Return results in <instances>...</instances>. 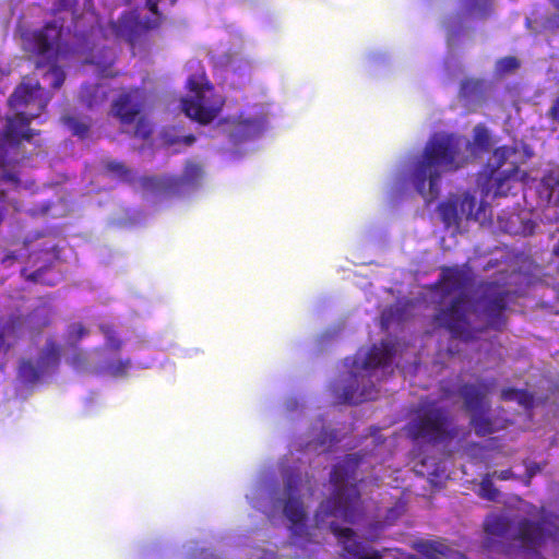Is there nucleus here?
Returning <instances> with one entry per match:
<instances>
[{
	"label": "nucleus",
	"instance_id": "nucleus-38",
	"mask_svg": "<svg viewBox=\"0 0 559 559\" xmlns=\"http://www.w3.org/2000/svg\"><path fill=\"white\" fill-rule=\"evenodd\" d=\"M520 389L515 388H504L501 391L500 397L502 401H515L516 395H519Z\"/></svg>",
	"mask_w": 559,
	"mask_h": 559
},
{
	"label": "nucleus",
	"instance_id": "nucleus-16",
	"mask_svg": "<svg viewBox=\"0 0 559 559\" xmlns=\"http://www.w3.org/2000/svg\"><path fill=\"white\" fill-rule=\"evenodd\" d=\"M159 1L160 0H146V8L154 15V17H145L140 23H133L132 26L124 21L114 22L111 23L112 29L118 36L123 37L124 40L133 47L136 43V35L134 28L140 27L145 31H150L160 26L164 16L158 10ZM176 2L177 0H169L170 5L176 4Z\"/></svg>",
	"mask_w": 559,
	"mask_h": 559
},
{
	"label": "nucleus",
	"instance_id": "nucleus-4",
	"mask_svg": "<svg viewBox=\"0 0 559 559\" xmlns=\"http://www.w3.org/2000/svg\"><path fill=\"white\" fill-rule=\"evenodd\" d=\"M49 99L48 96L44 95V88L38 82L35 84L21 83L10 96L9 105L12 108L33 106L35 109L20 111L14 117H9L3 131V139L13 144H19L22 140L31 141L36 133L29 128V123L45 110Z\"/></svg>",
	"mask_w": 559,
	"mask_h": 559
},
{
	"label": "nucleus",
	"instance_id": "nucleus-42",
	"mask_svg": "<svg viewBox=\"0 0 559 559\" xmlns=\"http://www.w3.org/2000/svg\"><path fill=\"white\" fill-rule=\"evenodd\" d=\"M404 512V506L400 502L388 511L386 520H394Z\"/></svg>",
	"mask_w": 559,
	"mask_h": 559
},
{
	"label": "nucleus",
	"instance_id": "nucleus-7",
	"mask_svg": "<svg viewBox=\"0 0 559 559\" xmlns=\"http://www.w3.org/2000/svg\"><path fill=\"white\" fill-rule=\"evenodd\" d=\"M514 539L524 550L538 554L547 540L559 539V516L542 508L538 521L527 518L519 521Z\"/></svg>",
	"mask_w": 559,
	"mask_h": 559
},
{
	"label": "nucleus",
	"instance_id": "nucleus-10",
	"mask_svg": "<svg viewBox=\"0 0 559 559\" xmlns=\"http://www.w3.org/2000/svg\"><path fill=\"white\" fill-rule=\"evenodd\" d=\"M360 491H332L331 497L320 503L316 513L317 522L328 518L341 520L344 523H355L361 512Z\"/></svg>",
	"mask_w": 559,
	"mask_h": 559
},
{
	"label": "nucleus",
	"instance_id": "nucleus-15",
	"mask_svg": "<svg viewBox=\"0 0 559 559\" xmlns=\"http://www.w3.org/2000/svg\"><path fill=\"white\" fill-rule=\"evenodd\" d=\"M330 531L340 539L343 549L353 559H382L379 550L355 538V532L350 527H341L335 520L328 522Z\"/></svg>",
	"mask_w": 559,
	"mask_h": 559
},
{
	"label": "nucleus",
	"instance_id": "nucleus-53",
	"mask_svg": "<svg viewBox=\"0 0 559 559\" xmlns=\"http://www.w3.org/2000/svg\"><path fill=\"white\" fill-rule=\"evenodd\" d=\"M485 489H488L485 485V483H483V486H481V490H485Z\"/></svg>",
	"mask_w": 559,
	"mask_h": 559
},
{
	"label": "nucleus",
	"instance_id": "nucleus-48",
	"mask_svg": "<svg viewBox=\"0 0 559 559\" xmlns=\"http://www.w3.org/2000/svg\"><path fill=\"white\" fill-rule=\"evenodd\" d=\"M554 254L559 258V240L554 247Z\"/></svg>",
	"mask_w": 559,
	"mask_h": 559
},
{
	"label": "nucleus",
	"instance_id": "nucleus-18",
	"mask_svg": "<svg viewBox=\"0 0 559 559\" xmlns=\"http://www.w3.org/2000/svg\"><path fill=\"white\" fill-rule=\"evenodd\" d=\"M365 381V374L361 372H352L348 383L343 389L342 394L338 396L341 404L357 405L365 401L374 400L377 397V390L373 383L364 385L359 389V383Z\"/></svg>",
	"mask_w": 559,
	"mask_h": 559
},
{
	"label": "nucleus",
	"instance_id": "nucleus-9",
	"mask_svg": "<svg viewBox=\"0 0 559 559\" xmlns=\"http://www.w3.org/2000/svg\"><path fill=\"white\" fill-rule=\"evenodd\" d=\"M61 345L48 337L37 358H22L17 367V377L25 384H35L49 371L58 369L61 360Z\"/></svg>",
	"mask_w": 559,
	"mask_h": 559
},
{
	"label": "nucleus",
	"instance_id": "nucleus-23",
	"mask_svg": "<svg viewBox=\"0 0 559 559\" xmlns=\"http://www.w3.org/2000/svg\"><path fill=\"white\" fill-rule=\"evenodd\" d=\"M489 412L469 413V425L478 437H486L496 431L492 419L488 416Z\"/></svg>",
	"mask_w": 559,
	"mask_h": 559
},
{
	"label": "nucleus",
	"instance_id": "nucleus-33",
	"mask_svg": "<svg viewBox=\"0 0 559 559\" xmlns=\"http://www.w3.org/2000/svg\"><path fill=\"white\" fill-rule=\"evenodd\" d=\"M131 367V360L128 359H121L117 361H111L107 365V371L110 376L118 378V377H126L128 374V371Z\"/></svg>",
	"mask_w": 559,
	"mask_h": 559
},
{
	"label": "nucleus",
	"instance_id": "nucleus-41",
	"mask_svg": "<svg viewBox=\"0 0 559 559\" xmlns=\"http://www.w3.org/2000/svg\"><path fill=\"white\" fill-rule=\"evenodd\" d=\"M17 181V178L14 174H11L7 170L5 165L0 163V182H11Z\"/></svg>",
	"mask_w": 559,
	"mask_h": 559
},
{
	"label": "nucleus",
	"instance_id": "nucleus-28",
	"mask_svg": "<svg viewBox=\"0 0 559 559\" xmlns=\"http://www.w3.org/2000/svg\"><path fill=\"white\" fill-rule=\"evenodd\" d=\"M106 173L112 175L121 181L131 182L133 180L132 171L122 162L106 160L104 162Z\"/></svg>",
	"mask_w": 559,
	"mask_h": 559
},
{
	"label": "nucleus",
	"instance_id": "nucleus-47",
	"mask_svg": "<svg viewBox=\"0 0 559 559\" xmlns=\"http://www.w3.org/2000/svg\"><path fill=\"white\" fill-rule=\"evenodd\" d=\"M87 330L83 325L76 326V337L80 340L87 334Z\"/></svg>",
	"mask_w": 559,
	"mask_h": 559
},
{
	"label": "nucleus",
	"instance_id": "nucleus-6",
	"mask_svg": "<svg viewBox=\"0 0 559 559\" xmlns=\"http://www.w3.org/2000/svg\"><path fill=\"white\" fill-rule=\"evenodd\" d=\"M62 34V25L56 21L46 23L41 29L33 34L34 50L38 56L36 61L37 69L48 67L43 76L50 80V86L55 90L60 88L66 80V73L58 66V45Z\"/></svg>",
	"mask_w": 559,
	"mask_h": 559
},
{
	"label": "nucleus",
	"instance_id": "nucleus-51",
	"mask_svg": "<svg viewBox=\"0 0 559 559\" xmlns=\"http://www.w3.org/2000/svg\"><path fill=\"white\" fill-rule=\"evenodd\" d=\"M442 392L444 396H450V390L443 389Z\"/></svg>",
	"mask_w": 559,
	"mask_h": 559
},
{
	"label": "nucleus",
	"instance_id": "nucleus-40",
	"mask_svg": "<svg viewBox=\"0 0 559 559\" xmlns=\"http://www.w3.org/2000/svg\"><path fill=\"white\" fill-rule=\"evenodd\" d=\"M79 0H57L56 1V10L64 11L74 9L78 4Z\"/></svg>",
	"mask_w": 559,
	"mask_h": 559
},
{
	"label": "nucleus",
	"instance_id": "nucleus-49",
	"mask_svg": "<svg viewBox=\"0 0 559 559\" xmlns=\"http://www.w3.org/2000/svg\"><path fill=\"white\" fill-rule=\"evenodd\" d=\"M536 508L534 506H527L526 507V513L530 514V515H533V511L532 510H535Z\"/></svg>",
	"mask_w": 559,
	"mask_h": 559
},
{
	"label": "nucleus",
	"instance_id": "nucleus-37",
	"mask_svg": "<svg viewBox=\"0 0 559 559\" xmlns=\"http://www.w3.org/2000/svg\"><path fill=\"white\" fill-rule=\"evenodd\" d=\"M515 401L519 405L523 406L525 409H531L534 406V396L526 390H520L519 395H516Z\"/></svg>",
	"mask_w": 559,
	"mask_h": 559
},
{
	"label": "nucleus",
	"instance_id": "nucleus-34",
	"mask_svg": "<svg viewBox=\"0 0 559 559\" xmlns=\"http://www.w3.org/2000/svg\"><path fill=\"white\" fill-rule=\"evenodd\" d=\"M24 324H27V318L23 314H11L4 326L3 330H5L8 333H15L20 331Z\"/></svg>",
	"mask_w": 559,
	"mask_h": 559
},
{
	"label": "nucleus",
	"instance_id": "nucleus-30",
	"mask_svg": "<svg viewBox=\"0 0 559 559\" xmlns=\"http://www.w3.org/2000/svg\"><path fill=\"white\" fill-rule=\"evenodd\" d=\"M63 123L70 129L73 135L84 139L88 134L90 126L74 117H63Z\"/></svg>",
	"mask_w": 559,
	"mask_h": 559
},
{
	"label": "nucleus",
	"instance_id": "nucleus-32",
	"mask_svg": "<svg viewBox=\"0 0 559 559\" xmlns=\"http://www.w3.org/2000/svg\"><path fill=\"white\" fill-rule=\"evenodd\" d=\"M483 81L466 79L461 83L460 94L465 98H471L483 90Z\"/></svg>",
	"mask_w": 559,
	"mask_h": 559
},
{
	"label": "nucleus",
	"instance_id": "nucleus-31",
	"mask_svg": "<svg viewBox=\"0 0 559 559\" xmlns=\"http://www.w3.org/2000/svg\"><path fill=\"white\" fill-rule=\"evenodd\" d=\"M520 68V61L518 58L513 56H507L500 58L496 62V73L499 75H504L511 72H514Z\"/></svg>",
	"mask_w": 559,
	"mask_h": 559
},
{
	"label": "nucleus",
	"instance_id": "nucleus-13",
	"mask_svg": "<svg viewBox=\"0 0 559 559\" xmlns=\"http://www.w3.org/2000/svg\"><path fill=\"white\" fill-rule=\"evenodd\" d=\"M147 95L144 88L130 87L114 100L111 112L122 124H131L144 110Z\"/></svg>",
	"mask_w": 559,
	"mask_h": 559
},
{
	"label": "nucleus",
	"instance_id": "nucleus-21",
	"mask_svg": "<svg viewBox=\"0 0 559 559\" xmlns=\"http://www.w3.org/2000/svg\"><path fill=\"white\" fill-rule=\"evenodd\" d=\"M539 200L546 205L559 203V176L549 171L543 176L536 187Z\"/></svg>",
	"mask_w": 559,
	"mask_h": 559
},
{
	"label": "nucleus",
	"instance_id": "nucleus-44",
	"mask_svg": "<svg viewBox=\"0 0 559 559\" xmlns=\"http://www.w3.org/2000/svg\"><path fill=\"white\" fill-rule=\"evenodd\" d=\"M479 497L485 500L496 501L501 491H478Z\"/></svg>",
	"mask_w": 559,
	"mask_h": 559
},
{
	"label": "nucleus",
	"instance_id": "nucleus-43",
	"mask_svg": "<svg viewBox=\"0 0 559 559\" xmlns=\"http://www.w3.org/2000/svg\"><path fill=\"white\" fill-rule=\"evenodd\" d=\"M299 483H300L299 476L295 477V476L290 475L286 479V485H285L284 489H288V490L298 489Z\"/></svg>",
	"mask_w": 559,
	"mask_h": 559
},
{
	"label": "nucleus",
	"instance_id": "nucleus-39",
	"mask_svg": "<svg viewBox=\"0 0 559 559\" xmlns=\"http://www.w3.org/2000/svg\"><path fill=\"white\" fill-rule=\"evenodd\" d=\"M547 116L552 121L559 123V95L554 100L551 107L549 108Z\"/></svg>",
	"mask_w": 559,
	"mask_h": 559
},
{
	"label": "nucleus",
	"instance_id": "nucleus-2",
	"mask_svg": "<svg viewBox=\"0 0 559 559\" xmlns=\"http://www.w3.org/2000/svg\"><path fill=\"white\" fill-rule=\"evenodd\" d=\"M437 285L442 297L457 294L450 305L439 309L433 316V323L438 328L447 330L453 338L473 341L481 330L472 326L468 314L472 309L469 296L465 293L467 286L466 274L456 266H444Z\"/></svg>",
	"mask_w": 559,
	"mask_h": 559
},
{
	"label": "nucleus",
	"instance_id": "nucleus-29",
	"mask_svg": "<svg viewBox=\"0 0 559 559\" xmlns=\"http://www.w3.org/2000/svg\"><path fill=\"white\" fill-rule=\"evenodd\" d=\"M418 551L426 557L436 558V556H448L451 551L450 547L440 542H425L418 545Z\"/></svg>",
	"mask_w": 559,
	"mask_h": 559
},
{
	"label": "nucleus",
	"instance_id": "nucleus-36",
	"mask_svg": "<svg viewBox=\"0 0 559 559\" xmlns=\"http://www.w3.org/2000/svg\"><path fill=\"white\" fill-rule=\"evenodd\" d=\"M134 133L136 136L144 139V140L151 136L152 129H151L148 122L144 118L141 117L136 120Z\"/></svg>",
	"mask_w": 559,
	"mask_h": 559
},
{
	"label": "nucleus",
	"instance_id": "nucleus-5",
	"mask_svg": "<svg viewBox=\"0 0 559 559\" xmlns=\"http://www.w3.org/2000/svg\"><path fill=\"white\" fill-rule=\"evenodd\" d=\"M518 154L515 146H499L492 152V164L487 165L484 187L487 193L496 197H508L515 194L521 186L525 173L520 171L518 163L511 159Z\"/></svg>",
	"mask_w": 559,
	"mask_h": 559
},
{
	"label": "nucleus",
	"instance_id": "nucleus-45",
	"mask_svg": "<svg viewBox=\"0 0 559 559\" xmlns=\"http://www.w3.org/2000/svg\"><path fill=\"white\" fill-rule=\"evenodd\" d=\"M475 139H476V142H477L479 145H481V146H484V145H487V144H488V135H487V133H486L485 129H481V130H480V132H478V133L476 134V138H475Z\"/></svg>",
	"mask_w": 559,
	"mask_h": 559
},
{
	"label": "nucleus",
	"instance_id": "nucleus-8",
	"mask_svg": "<svg viewBox=\"0 0 559 559\" xmlns=\"http://www.w3.org/2000/svg\"><path fill=\"white\" fill-rule=\"evenodd\" d=\"M188 86L194 93L193 97L183 98L182 110L187 117L201 123L212 122L219 114L223 100L218 97L213 99L214 88L209 84H201L194 78H189Z\"/></svg>",
	"mask_w": 559,
	"mask_h": 559
},
{
	"label": "nucleus",
	"instance_id": "nucleus-17",
	"mask_svg": "<svg viewBox=\"0 0 559 559\" xmlns=\"http://www.w3.org/2000/svg\"><path fill=\"white\" fill-rule=\"evenodd\" d=\"M364 459L365 455L361 453H352L338 461L330 474L333 489H356V485L352 484V481L357 480V469Z\"/></svg>",
	"mask_w": 559,
	"mask_h": 559
},
{
	"label": "nucleus",
	"instance_id": "nucleus-50",
	"mask_svg": "<svg viewBox=\"0 0 559 559\" xmlns=\"http://www.w3.org/2000/svg\"><path fill=\"white\" fill-rule=\"evenodd\" d=\"M85 5L88 8L93 7V0H85Z\"/></svg>",
	"mask_w": 559,
	"mask_h": 559
},
{
	"label": "nucleus",
	"instance_id": "nucleus-3",
	"mask_svg": "<svg viewBox=\"0 0 559 559\" xmlns=\"http://www.w3.org/2000/svg\"><path fill=\"white\" fill-rule=\"evenodd\" d=\"M404 430L409 440L426 445H437L459 436L451 412L436 402L421 405Z\"/></svg>",
	"mask_w": 559,
	"mask_h": 559
},
{
	"label": "nucleus",
	"instance_id": "nucleus-20",
	"mask_svg": "<svg viewBox=\"0 0 559 559\" xmlns=\"http://www.w3.org/2000/svg\"><path fill=\"white\" fill-rule=\"evenodd\" d=\"M394 355L395 346L390 342L382 341L380 344H374L370 347L360 367L364 371L368 372L379 367L389 366Z\"/></svg>",
	"mask_w": 559,
	"mask_h": 559
},
{
	"label": "nucleus",
	"instance_id": "nucleus-25",
	"mask_svg": "<svg viewBox=\"0 0 559 559\" xmlns=\"http://www.w3.org/2000/svg\"><path fill=\"white\" fill-rule=\"evenodd\" d=\"M80 98L86 107L93 108L105 100L106 92L97 84H86L81 88Z\"/></svg>",
	"mask_w": 559,
	"mask_h": 559
},
{
	"label": "nucleus",
	"instance_id": "nucleus-1",
	"mask_svg": "<svg viewBox=\"0 0 559 559\" xmlns=\"http://www.w3.org/2000/svg\"><path fill=\"white\" fill-rule=\"evenodd\" d=\"M466 160L459 136L452 133L433 134L412 168V181L416 191L427 202L436 200L441 175L461 169Z\"/></svg>",
	"mask_w": 559,
	"mask_h": 559
},
{
	"label": "nucleus",
	"instance_id": "nucleus-24",
	"mask_svg": "<svg viewBox=\"0 0 559 559\" xmlns=\"http://www.w3.org/2000/svg\"><path fill=\"white\" fill-rule=\"evenodd\" d=\"M510 528V522L502 515L490 514L484 521V531L489 536L503 537Z\"/></svg>",
	"mask_w": 559,
	"mask_h": 559
},
{
	"label": "nucleus",
	"instance_id": "nucleus-12",
	"mask_svg": "<svg viewBox=\"0 0 559 559\" xmlns=\"http://www.w3.org/2000/svg\"><path fill=\"white\" fill-rule=\"evenodd\" d=\"M496 385V379H478L476 383L462 382L457 394L463 402V408L467 413L489 412L491 403L489 394Z\"/></svg>",
	"mask_w": 559,
	"mask_h": 559
},
{
	"label": "nucleus",
	"instance_id": "nucleus-19",
	"mask_svg": "<svg viewBox=\"0 0 559 559\" xmlns=\"http://www.w3.org/2000/svg\"><path fill=\"white\" fill-rule=\"evenodd\" d=\"M296 491H283L284 497L278 499L283 504V513L290 522V530L294 535H301L306 528L307 514L304 503L299 497L294 493Z\"/></svg>",
	"mask_w": 559,
	"mask_h": 559
},
{
	"label": "nucleus",
	"instance_id": "nucleus-26",
	"mask_svg": "<svg viewBox=\"0 0 559 559\" xmlns=\"http://www.w3.org/2000/svg\"><path fill=\"white\" fill-rule=\"evenodd\" d=\"M440 217L445 226L457 225L462 222L457 203L455 201H445L438 206Z\"/></svg>",
	"mask_w": 559,
	"mask_h": 559
},
{
	"label": "nucleus",
	"instance_id": "nucleus-35",
	"mask_svg": "<svg viewBox=\"0 0 559 559\" xmlns=\"http://www.w3.org/2000/svg\"><path fill=\"white\" fill-rule=\"evenodd\" d=\"M99 329L107 338V345L114 350H119L122 342L115 335L114 329L107 324L100 325Z\"/></svg>",
	"mask_w": 559,
	"mask_h": 559
},
{
	"label": "nucleus",
	"instance_id": "nucleus-11",
	"mask_svg": "<svg viewBox=\"0 0 559 559\" xmlns=\"http://www.w3.org/2000/svg\"><path fill=\"white\" fill-rule=\"evenodd\" d=\"M510 297V290L496 282L483 286L479 301L490 328L501 330L506 325L503 312L508 308Z\"/></svg>",
	"mask_w": 559,
	"mask_h": 559
},
{
	"label": "nucleus",
	"instance_id": "nucleus-22",
	"mask_svg": "<svg viewBox=\"0 0 559 559\" xmlns=\"http://www.w3.org/2000/svg\"><path fill=\"white\" fill-rule=\"evenodd\" d=\"M26 318L29 330L40 333L51 324L52 311L50 307L43 305L33 309Z\"/></svg>",
	"mask_w": 559,
	"mask_h": 559
},
{
	"label": "nucleus",
	"instance_id": "nucleus-14",
	"mask_svg": "<svg viewBox=\"0 0 559 559\" xmlns=\"http://www.w3.org/2000/svg\"><path fill=\"white\" fill-rule=\"evenodd\" d=\"M202 176V166L189 160L182 176L145 177L142 179V185L155 192H177L182 185H197Z\"/></svg>",
	"mask_w": 559,
	"mask_h": 559
},
{
	"label": "nucleus",
	"instance_id": "nucleus-27",
	"mask_svg": "<svg viewBox=\"0 0 559 559\" xmlns=\"http://www.w3.org/2000/svg\"><path fill=\"white\" fill-rule=\"evenodd\" d=\"M456 203L462 221L478 218V212L476 211L477 200L474 195L464 193Z\"/></svg>",
	"mask_w": 559,
	"mask_h": 559
},
{
	"label": "nucleus",
	"instance_id": "nucleus-46",
	"mask_svg": "<svg viewBox=\"0 0 559 559\" xmlns=\"http://www.w3.org/2000/svg\"><path fill=\"white\" fill-rule=\"evenodd\" d=\"M176 142H181L189 146L195 142V136L193 134H188V135H185L182 138H179V139L173 141V143H176Z\"/></svg>",
	"mask_w": 559,
	"mask_h": 559
},
{
	"label": "nucleus",
	"instance_id": "nucleus-52",
	"mask_svg": "<svg viewBox=\"0 0 559 559\" xmlns=\"http://www.w3.org/2000/svg\"><path fill=\"white\" fill-rule=\"evenodd\" d=\"M353 367H358V361L355 359L354 362H353Z\"/></svg>",
	"mask_w": 559,
	"mask_h": 559
}]
</instances>
